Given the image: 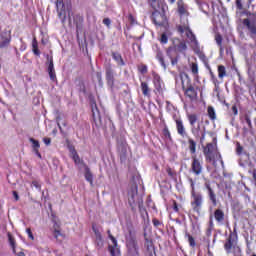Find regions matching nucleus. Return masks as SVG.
Listing matches in <instances>:
<instances>
[{"instance_id": "1", "label": "nucleus", "mask_w": 256, "mask_h": 256, "mask_svg": "<svg viewBox=\"0 0 256 256\" xmlns=\"http://www.w3.org/2000/svg\"><path fill=\"white\" fill-rule=\"evenodd\" d=\"M128 203L132 211H136L137 207H141L143 205V198L139 197L138 194L137 182H134L130 188L128 193Z\"/></svg>"}, {"instance_id": "2", "label": "nucleus", "mask_w": 256, "mask_h": 256, "mask_svg": "<svg viewBox=\"0 0 256 256\" xmlns=\"http://www.w3.org/2000/svg\"><path fill=\"white\" fill-rule=\"evenodd\" d=\"M189 183L192 188V201L191 206L195 213H201V208L203 207V195L195 193V182L192 178H189Z\"/></svg>"}, {"instance_id": "3", "label": "nucleus", "mask_w": 256, "mask_h": 256, "mask_svg": "<svg viewBox=\"0 0 256 256\" xmlns=\"http://www.w3.org/2000/svg\"><path fill=\"white\" fill-rule=\"evenodd\" d=\"M57 13L62 23H65V19L68 17V23L71 27V4L65 5L63 0H57L56 2Z\"/></svg>"}, {"instance_id": "4", "label": "nucleus", "mask_w": 256, "mask_h": 256, "mask_svg": "<svg viewBox=\"0 0 256 256\" xmlns=\"http://www.w3.org/2000/svg\"><path fill=\"white\" fill-rule=\"evenodd\" d=\"M248 18H245L242 23L246 29H248L250 37L253 39L256 35V14L246 12Z\"/></svg>"}, {"instance_id": "5", "label": "nucleus", "mask_w": 256, "mask_h": 256, "mask_svg": "<svg viewBox=\"0 0 256 256\" xmlns=\"http://www.w3.org/2000/svg\"><path fill=\"white\" fill-rule=\"evenodd\" d=\"M179 33H184L187 37V39H189V41L192 44V48L194 49H199V42H197V38L195 37V34H193V31H191V29H189V27H182L179 26L178 28Z\"/></svg>"}, {"instance_id": "6", "label": "nucleus", "mask_w": 256, "mask_h": 256, "mask_svg": "<svg viewBox=\"0 0 256 256\" xmlns=\"http://www.w3.org/2000/svg\"><path fill=\"white\" fill-rule=\"evenodd\" d=\"M128 256H139V245L137 239L131 236L127 240Z\"/></svg>"}, {"instance_id": "7", "label": "nucleus", "mask_w": 256, "mask_h": 256, "mask_svg": "<svg viewBox=\"0 0 256 256\" xmlns=\"http://www.w3.org/2000/svg\"><path fill=\"white\" fill-rule=\"evenodd\" d=\"M191 173H194L196 177H199L203 173V164L197 159V155L192 156V163L190 168Z\"/></svg>"}, {"instance_id": "8", "label": "nucleus", "mask_w": 256, "mask_h": 256, "mask_svg": "<svg viewBox=\"0 0 256 256\" xmlns=\"http://www.w3.org/2000/svg\"><path fill=\"white\" fill-rule=\"evenodd\" d=\"M152 20L155 25H158V27H163V25L167 23V17L165 16V13L159 12L158 10L152 13Z\"/></svg>"}, {"instance_id": "9", "label": "nucleus", "mask_w": 256, "mask_h": 256, "mask_svg": "<svg viewBox=\"0 0 256 256\" xmlns=\"http://www.w3.org/2000/svg\"><path fill=\"white\" fill-rule=\"evenodd\" d=\"M105 75H106V81L108 87H111L113 89L115 85V71L113 70V67L111 64H108L105 68Z\"/></svg>"}, {"instance_id": "10", "label": "nucleus", "mask_w": 256, "mask_h": 256, "mask_svg": "<svg viewBox=\"0 0 256 256\" xmlns=\"http://www.w3.org/2000/svg\"><path fill=\"white\" fill-rule=\"evenodd\" d=\"M0 37V49H7V47H9V44L11 43V31H2Z\"/></svg>"}, {"instance_id": "11", "label": "nucleus", "mask_w": 256, "mask_h": 256, "mask_svg": "<svg viewBox=\"0 0 256 256\" xmlns=\"http://www.w3.org/2000/svg\"><path fill=\"white\" fill-rule=\"evenodd\" d=\"M46 59V65H48L47 72L49 74V78L51 81H57V75L55 74V66L53 64V56L47 55Z\"/></svg>"}, {"instance_id": "12", "label": "nucleus", "mask_w": 256, "mask_h": 256, "mask_svg": "<svg viewBox=\"0 0 256 256\" xmlns=\"http://www.w3.org/2000/svg\"><path fill=\"white\" fill-rule=\"evenodd\" d=\"M205 188L207 189L208 197L212 205L217 207V194H215V190H213L209 182L205 183Z\"/></svg>"}, {"instance_id": "13", "label": "nucleus", "mask_w": 256, "mask_h": 256, "mask_svg": "<svg viewBox=\"0 0 256 256\" xmlns=\"http://www.w3.org/2000/svg\"><path fill=\"white\" fill-rule=\"evenodd\" d=\"M110 239L112 241V245H109V252L111 256H119L120 251L117 246V239H115L113 235H110Z\"/></svg>"}, {"instance_id": "14", "label": "nucleus", "mask_w": 256, "mask_h": 256, "mask_svg": "<svg viewBox=\"0 0 256 256\" xmlns=\"http://www.w3.org/2000/svg\"><path fill=\"white\" fill-rule=\"evenodd\" d=\"M183 90L185 91L186 97H189L190 101H195L197 99V90L192 85H189L187 89L183 86Z\"/></svg>"}, {"instance_id": "15", "label": "nucleus", "mask_w": 256, "mask_h": 256, "mask_svg": "<svg viewBox=\"0 0 256 256\" xmlns=\"http://www.w3.org/2000/svg\"><path fill=\"white\" fill-rule=\"evenodd\" d=\"M175 123L178 135H180V137H187V130H185V125H183V120L176 119Z\"/></svg>"}, {"instance_id": "16", "label": "nucleus", "mask_w": 256, "mask_h": 256, "mask_svg": "<svg viewBox=\"0 0 256 256\" xmlns=\"http://www.w3.org/2000/svg\"><path fill=\"white\" fill-rule=\"evenodd\" d=\"M174 49L175 51H178V53H184V51L187 49V43H185L184 40L177 39L174 41Z\"/></svg>"}, {"instance_id": "17", "label": "nucleus", "mask_w": 256, "mask_h": 256, "mask_svg": "<svg viewBox=\"0 0 256 256\" xmlns=\"http://www.w3.org/2000/svg\"><path fill=\"white\" fill-rule=\"evenodd\" d=\"M214 219L217 221V223H223L225 221V212L221 209H216L214 211Z\"/></svg>"}, {"instance_id": "18", "label": "nucleus", "mask_w": 256, "mask_h": 256, "mask_svg": "<svg viewBox=\"0 0 256 256\" xmlns=\"http://www.w3.org/2000/svg\"><path fill=\"white\" fill-rule=\"evenodd\" d=\"M188 149L191 155H195V153H197V142H195L191 137H188Z\"/></svg>"}, {"instance_id": "19", "label": "nucleus", "mask_w": 256, "mask_h": 256, "mask_svg": "<svg viewBox=\"0 0 256 256\" xmlns=\"http://www.w3.org/2000/svg\"><path fill=\"white\" fill-rule=\"evenodd\" d=\"M112 59L116 61L117 65L120 67H124L125 61H123V57L118 52H112Z\"/></svg>"}, {"instance_id": "20", "label": "nucleus", "mask_w": 256, "mask_h": 256, "mask_svg": "<svg viewBox=\"0 0 256 256\" xmlns=\"http://www.w3.org/2000/svg\"><path fill=\"white\" fill-rule=\"evenodd\" d=\"M213 151H215V144L208 143L203 150L205 157H209V155H213Z\"/></svg>"}, {"instance_id": "21", "label": "nucleus", "mask_w": 256, "mask_h": 256, "mask_svg": "<svg viewBox=\"0 0 256 256\" xmlns=\"http://www.w3.org/2000/svg\"><path fill=\"white\" fill-rule=\"evenodd\" d=\"M173 48L169 47L166 51L167 56L169 57L170 61H171V65H177L178 60H179V56H176L175 58H173Z\"/></svg>"}, {"instance_id": "22", "label": "nucleus", "mask_w": 256, "mask_h": 256, "mask_svg": "<svg viewBox=\"0 0 256 256\" xmlns=\"http://www.w3.org/2000/svg\"><path fill=\"white\" fill-rule=\"evenodd\" d=\"M233 245H235V240H233V237L229 236L228 239L226 240V243L224 244V248L227 251V253H231Z\"/></svg>"}, {"instance_id": "23", "label": "nucleus", "mask_w": 256, "mask_h": 256, "mask_svg": "<svg viewBox=\"0 0 256 256\" xmlns=\"http://www.w3.org/2000/svg\"><path fill=\"white\" fill-rule=\"evenodd\" d=\"M178 13L179 15H188L187 8L185 7V4L182 2V0L178 1Z\"/></svg>"}, {"instance_id": "24", "label": "nucleus", "mask_w": 256, "mask_h": 256, "mask_svg": "<svg viewBox=\"0 0 256 256\" xmlns=\"http://www.w3.org/2000/svg\"><path fill=\"white\" fill-rule=\"evenodd\" d=\"M141 90L145 97H149L151 89L149 88V84H147V82H141Z\"/></svg>"}, {"instance_id": "25", "label": "nucleus", "mask_w": 256, "mask_h": 256, "mask_svg": "<svg viewBox=\"0 0 256 256\" xmlns=\"http://www.w3.org/2000/svg\"><path fill=\"white\" fill-rule=\"evenodd\" d=\"M95 237H96V247L98 249L103 248V237L101 236V233L98 231H95Z\"/></svg>"}, {"instance_id": "26", "label": "nucleus", "mask_w": 256, "mask_h": 256, "mask_svg": "<svg viewBox=\"0 0 256 256\" xmlns=\"http://www.w3.org/2000/svg\"><path fill=\"white\" fill-rule=\"evenodd\" d=\"M85 179L90 183V185H93V174L91 173V170L89 167L85 168Z\"/></svg>"}, {"instance_id": "27", "label": "nucleus", "mask_w": 256, "mask_h": 256, "mask_svg": "<svg viewBox=\"0 0 256 256\" xmlns=\"http://www.w3.org/2000/svg\"><path fill=\"white\" fill-rule=\"evenodd\" d=\"M156 58L161 63V66L163 67V69H167V65L165 64V59L163 58V52H161V50L157 51Z\"/></svg>"}, {"instance_id": "28", "label": "nucleus", "mask_w": 256, "mask_h": 256, "mask_svg": "<svg viewBox=\"0 0 256 256\" xmlns=\"http://www.w3.org/2000/svg\"><path fill=\"white\" fill-rule=\"evenodd\" d=\"M227 76V70L225 69V66L219 65L218 66V77L219 79H223V77Z\"/></svg>"}, {"instance_id": "29", "label": "nucleus", "mask_w": 256, "mask_h": 256, "mask_svg": "<svg viewBox=\"0 0 256 256\" xmlns=\"http://www.w3.org/2000/svg\"><path fill=\"white\" fill-rule=\"evenodd\" d=\"M208 117L212 121H215L217 119V114H215V108H213V106L208 107Z\"/></svg>"}, {"instance_id": "30", "label": "nucleus", "mask_w": 256, "mask_h": 256, "mask_svg": "<svg viewBox=\"0 0 256 256\" xmlns=\"http://www.w3.org/2000/svg\"><path fill=\"white\" fill-rule=\"evenodd\" d=\"M201 131V124H197V126L191 127V133L194 137H199V133Z\"/></svg>"}, {"instance_id": "31", "label": "nucleus", "mask_w": 256, "mask_h": 256, "mask_svg": "<svg viewBox=\"0 0 256 256\" xmlns=\"http://www.w3.org/2000/svg\"><path fill=\"white\" fill-rule=\"evenodd\" d=\"M144 237H145V245H146L147 251H153V242H151V240L147 238V233H144Z\"/></svg>"}, {"instance_id": "32", "label": "nucleus", "mask_w": 256, "mask_h": 256, "mask_svg": "<svg viewBox=\"0 0 256 256\" xmlns=\"http://www.w3.org/2000/svg\"><path fill=\"white\" fill-rule=\"evenodd\" d=\"M30 143H32V147L34 152H37L39 150V147H41V144H39V140H35L34 138L29 139Z\"/></svg>"}, {"instance_id": "33", "label": "nucleus", "mask_w": 256, "mask_h": 256, "mask_svg": "<svg viewBox=\"0 0 256 256\" xmlns=\"http://www.w3.org/2000/svg\"><path fill=\"white\" fill-rule=\"evenodd\" d=\"M188 121H189L191 127H195V124L197 123V115H195V114L188 115Z\"/></svg>"}, {"instance_id": "34", "label": "nucleus", "mask_w": 256, "mask_h": 256, "mask_svg": "<svg viewBox=\"0 0 256 256\" xmlns=\"http://www.w3.org/2000/svg\"><path fill=\"white\" fill-rule=\"evenodd\" d=\"M215 41H216L218 47H220V51H223V47H222L223 37L221 36V34L215 35Z\"/></svg>"}, {"instance_id": "35", "label": "nucleus", "mask_w": 256, "mask_h": 256, "mask_svg": "<svg viewBox=\"0 0 256 256\" xmlns=\"http://www.w3.org/2000/svg\"><path fill=\"white\" fill-rule=\"evenodd\" d=\"M185 237L188 238V242H189V245L190 247H195L196 243H195V238H193V236H191V234L189 233H185Z\"/></svg>"}, {"instance_id": "36", "label": "nucleus", "mask_w": 256, "mask_h": 256, "mask_svg": "<svg viewBox=\"0 0 256 256\" xmlns=\"http://www.w3.org/2000/svg\"><path fill=\"white\" fill-rule=\"evenodd\" d=\"M8 241L10 243V246L13 249V253H15V238H13V235H11V233L8 232Z\"/></svg>"}, {"instance_id": "37", "label": "nucleus", "mask_w": 256, "mask_h": 256, "mask_svg": "<svg viewBox=\"0 0 256 256\" xmlns=\"http://www.w3.org/2000/svg\"><path fill=\"white\" fill-rule=\"evenodd\" d=\"M31 187H35L36 190H38L39 193H41V182H39V180H33L31 183Z\"/></svg>"}, {"instance_id": "38", "label": "nucleus", "mask_w": 256, "mask_h": 256, "mask_svg": "<svg viewBox=\"0 0 256 256\" xmlns=\"http://www.w3.org/2000/svg\"><path fill=\"white\" fill-rule=\"evenodd\" d=\"M127 149L125 147H122L121 151H120V160L121 161H125L126 157H127Z\"/></svg>"}, {"instance_id": "39", "label": "nucleus", "mask_w": 256, "mask_h": 256, "mask_svg": "<svg viewBox=\"0 0 256 256\" xmlns=\"http://www.w3.org/2000/svg\"><path fill=\"white\" fill-rule=\"evenodd\" d=\"M191 71H192L193 75H197V73H199V66H197L196 63H192Z\"/></svg>"}, {"instance_id": "40", "label": "nucleus", "mask_w": 256, "mask_h": 256, "mask_svg": "<svg viewBox=\"0 0 256 256\" xmlns=\"http://www.w3.org/2000/svg\"><path fill=\"white\" fill-rule=\"evenodd\" d=\"M92 113H93V118L94 121H98L100 122V125H103V123L101 122V116L99 115V112H97V114H95V109L92 108Z\"/></svg>"}, {"instance_id": "41", "label": "nucleus", "mask_w": 256, "mask_h": 256, "mask_svg": "<svg viewBox=\"0 0 256 256\" xmlns=\"http://www.w3.org/2000/svg\"><path fill=\"white\" fill-rule=\"evenodd\" d=\"M244 119H245V121H246V123H247L249 129H253V123L251 122V118L249 117V115L246 114V115L244 116Z\"/></svg>"}, {"instance_id": "42", "label": "nucleus", "mask_w": 256, "mask_h": 256, "mask_svg": "<svg viewBox=\"0 0 256 256\" xmlns=\"http://www.w3.org/2000/svg\"><path fill=\"white\" fill-rule=\"evenodd\" d=\"M26 233H27L29 239H31V241L35 240V236H33V232H31V228H27Z\"/></svg>"}, {"instance_id": "43", "label": "nucleus", "mask_w": 256, "mask_h": 256, "mask_svg": "<svg viewBox=\"0 0 256 256\" xmlns=\"http://www.w3.org/2000/svg\"><path fill=\"white\" fill-rule=\"evenodd\" d=\"M152 9H154V11L157 10V0H148Z\"/></svg>"}, {"instance_id": "44", "label": "nucleus", "mask_w": 256, "mask_h": 256, "mask_svg": "<svg viewBox=\"0 0 256 256\" xmlns=\"http://www.w3.org/2000/svg\"><path fill=\"white\" fill-rule=\"evenodd\" d=\"M163 133L166 138L171 139V132H169V128H164Z\"/></svg>"}, {"instance_id": "45", "label": "nucleus", "mask_w": 256, "mask_h": 256, "mask_svg": "<svg viewBox=\"0 0 256 256\" xmlns=\"http://www.w3.org/2000/svg\"><path fill=\"white\" fill-rule=\"evenodd\" d=\"M168 38H167V34H162L161 38H160V43L164 44L167 43Z\"/></svg>"}, {"instance_id": "46", "label": "nucleus", "mask_w": 256, "mask_h": 256, "mask_svg": "<svg viewBox=\"0 0 256 256\" xmlns=\"http://www.w3.org/2000/svg\"><path fill=\"white\" fill-rule=\"evenodd\" d=\"M236 7L239 11H243V3L241 0H236Z\"/></svg>"}, {"instance_id": "47", "label": "nucleus", "mask_w": 256, "mask_h": 256, "mask_svg": "<svg viewBox=\"0 0 256 256\" xmlns=\"http://www.w3.org/2000/svg\"><path fill=\"white\" fill-rule=\"evenodd\" d=\"M103 23H104V25H106V27H108V29H109V27H111V19L104 18Z\"/></svg>"}, {"instance_id": "48", "label": "nucleus", "mask_w": 256, "mask_h": 256, "mask_svg": "<svg viewBox=\"0 0 256 256\" xmlns=\"http://www.w3.org/2000/svg\"><path fill=\"white\" fill-rule=\"evenodd\" d=\"M152 223H153L154 227H159V225H161V222L159 220H157V218H154L152 220Z\"/></svg>"}, {"instance_id": "49", "label": "nucleus", "mask_w": 256, "mask_h": 256, "mask_svg": "<svg viewBox=\"0 0 256 256\" xmlns=\"http://www.w3.org/2000/svg\"><path fill=\"white\" fill-rule=\"evenodd\" d=\"M231 111H232L233 115H238V113H239V111L237 110V106L236 105L232 106Z\"/></svg>"}, {"instance_id": "50", "label": "nucleus", "mask_w": 256, "mask_h": 256, "mask_svg": "<svg viewBox=\"0 0 256 256\" xmlns=\"http://www.w3.org/2000/svg\"><path fill=\"white\" fill-rule=\"evenodd\" d=\"M32 47H33V49L39 48V45L37 43V39L36 38H34L33 41H32Z\"/></svg>"}, {"instance_id": "51", "label": "nucleus", "mask_w": 256, "mask_h": 256, "mask_svg": "<svg viewBox=\"0 0 256 256\" xmlns=\"http://www.w3.org/2000/svg\"><path fill=\"white\" fill-rule=\"evenodd\" d=\"M43 141H44L45 145H47V146L51 145V138L45 137V138H43Z\"/></svg>"}, {"instance_id": "52", "label": "nucleus", "mask_w": 256, "mask_h": 256, "mask_svg": "<svg viewBox=\"0 0 256 256\" xmlns=\"http://www.w3.org/2000/svg\"><path fill=\"white\" fill-rule=\"evenodd\" d=\"M242 152H243V146H241V144L238 143V146H237L238 155H241Z\"/></svg>"}, {"instance_id": "53", "label": "nucleus", "mask_w": 256, "mask_h": 256, "mask_svg": "<svg viewBox=\"0 0 256 256\" xmlns=\"http://www.w3.org/2000/svg\"><path fill=\"white\" fill-rule=\"evenodd\" d=\"M34 55H37L38 57L41 55V51H39V48H33Z\"/></svg>"}, {"instance_id": "54", "label": "nucleus", "mask_w": 256, "mask_h": 256, "mask_svg": "<svg viewBox=\"0 0 256 256\" xmlns=\"http://www.w3.org/2000/svg\"><path fill=\"white\" fill-rule=\"evenodd\" d=\"M205 127H203V132H201V137H200V140L203 141L205 139Z\"/></svg>"}, {"instance_id": "55", "label": "nucleus", "mask_w": 256, "mask_h": 256, "mask_svg": "<svg viewBox=\"0 0 256 256\" xmlns=\"http://www.w3.org/2000/svg\"><path fill=\"white\" fill-rule=\"evenodd\" d=\"M167 173H168L169 177H173V175H175V173H173V170H171V168L167 169Z\"/></svg>"}, {"instance_id": "56", "label": "nucleus", "mask_w": 256, "mask_h": 256, "mask_svg": "<svg viewBox=\"0 0 256 256\" xmlns=\"http://www.w3.org/2000/svg\"><path fill=\"white\" fill-rule=\"evenodd\" d=\"M13 196L16 201H19V194L17 193V191H13Z\"/></svg>"}, {"instance_id": "57", "label": "nucleus", "mask_w": 256, "mask_h": 256, "mask_svg": "<svg viewBox=\"0 0 256 256\" xmlns=\"http://www.w3.org/2000/svg\"><path fill=\"white\" fill-rule=\"evenodd\" d=\"M59 235H61V232H59V230L55 229L54 237L57 239V237H59Z\"/></svg>"}, {"instance_id": "58", "label": "nucleus", "mask_w": 256, "mask_h": 256, "mask_svg": "<svg viewBox=\"0 0 256 256\" xmlns=\"http://www.w3.org/2000/svg\"><path fill=\"white\" fill-rule=\"evenodd\" d=\"M252 177L254 179V183H256V169H253L252 171Z\"/></svg>"}, {"instance_id": "59", "label": "nucleus", "mask_w": 256, "mask_h": 256, "mask_svg": "<svg viewBox=\"0 0 256 256\" xmlns=\"http://www.w3.org/2000/svg\"><path fill=\"white\" fill-rule=\"evenodd\" d=\"M97 79H98V81H99V83H100V85H101V83H103V81H102V78H101V74H100V73H97Z\"/></svg>"}, {"instance_id": "60", "label": "nucleus", "mask_w": 256, "mask_h": 256, "mask_svg": "<svg viewBox=\"0 0 256 256\" xmlns=\"http://www.w3.org/2000/svg\"><path fill=\"white\" fill-rule=\"evenodd\" d=\"M207 161H213V155L209 154V156H205Z\"/></svg>"}, {"instance_id": "61", "label": "nucleus", "mask_w": 256, "mask_h": 256, "mask_svg": "<svg viewBox=\"0 0 256 256\" xmlns=\"http://www.w3.org/2000/svg\"><path fill=\"white\" fill-rule=\"evenodd\" d=\"M141 73H147V66H142Z\"/></svg>"}, {"instance_id": "62", "label": "nucleus", "mask_w": 256, "mask_h": 256, "mask_svg": "<svg viewBox=\"0 0 256 256\" xmlns=\"http://www.w3.org/2000/svg\"><path fill=\"white\" fill-rule=\"evenodd\" d=\"M216 157L220 160L221 165H223V159H221V154L216 155Z\"/></svg>"}, {"instance_id": "63", "label": "nucleus", "mask_w": 256, "mask_h": 256, "mask_svg": "<svg viewBox=\"0 0 256 256\" xmlns=\"http://www.w3.org/2000/svg\"><path fill=\"white\" fill-rule=\"evenodd\" d=\"M248 132H249V130H248L246 127H244V128H243V133H244V135H247Z\"/></svg>"}, {"instance_id": "64", "label": "nucleus", "mask_w": 256, "mask_h": 256, "mask_svg": "<svg viewBox=\"0 0 256 256\" xmlns=\"http://www.w3.org/2000/svg\"><path fill=\"white\" fill-rule=\"evenodd\" d=\"M18 256H25V252L21 251L17 253Z\"/></svg>"}]
</instances>
